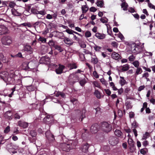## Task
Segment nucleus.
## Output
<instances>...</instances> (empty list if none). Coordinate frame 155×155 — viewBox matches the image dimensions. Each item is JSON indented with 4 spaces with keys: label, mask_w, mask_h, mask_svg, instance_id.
Returning a JSON list of instances; mask_svg holds the SVG:
<instances>
[{
    "label": "nucleus",
    "mask_w": 155,
    "mask_h": 155,
    "mask_svg": "<svg viewBox=\"0 0 155 155\" xmlns=\"http://www.w3.org/2000/svg\"><path fill=\"white\" fill-rule=\"evenodd\" d=\"M18 125L23 128H26L28 127V123L22 121H19L18 122Z\"/></svg>",
    "instance_id": "nucleus-14"
},
{
    "label": "nucleus",
    "mask_w": 155,
    "mask_h": 155,
    "mask_svg": "<svg viewBox=\"0 0 155 155\" xmlns=\"http://www.w3.org/2000/svg\"><path fill=\"white\" fill-rule=\"evenodd\" d=\"M55 95L56 97H58L59 96H60L63 98H64L65 97V94L64 93L61 92H57V93L55 94Z\"/></svg>",
    "instance_id": "nucleus-29"
},
{
    "label": "nucleus",
    "mask_w": 155,
    "mask_h": 155,
    "mask_svg": "<svg viewBox=\"0 0 155 155\" xmlns=\"http://www.w3.org/2000/svg\"><path fill=\"white\" fill-rule=\"evenodd\" d=\"M97 5L100 7H102L104 5V1L103 0H98L97 3Z\"/></svg>",
    "instance_id": "nucleus-26"
},
{
    "label": "nucleus",
    "mask_w": 155,
    "mask_h": 155,
    "mask_svg": "<svg viewBox=\"0 0 155 155\" xmlns=\"http://www.w3.org/2000/svg\"><path fill=\"white\" fill-rule=\"evenodd\" d=\"M27 88L29 91H32L35 90V87L33 86L29 85L27 86Z\"/></svg>",
    "instance_id": "nucleus-33"
},
{
    "label": "nucleus",
    "mask_w": 155,
    "mask_h": 155,
    "mask_svg": "<svg viewBox=\"0 0 155 155\" xmlns=\"http://www.w3.org/2000/svg\"><path fill=\"white\" fill-rule=\"evenodd\" d=\"M43 120L47 124H51L54 122V118L52 116L47 115L44 118Z\"/></svg>",
    "instance_id": "nucleus-9"
},
{
    "label": "nucleus",
    "mask_w": 155,
    "mask_h": 155,
    "mask_svg": "<svg viewBox=\"0 0 155 155\" xmlns=\"http://www.w3.org/2000/svg\"><path fill=\"white\" fill-rule=\"evenodd\" d=\"M12 15L15 16H19L21 15V13L17 12L15 9L12 8Z\"/></svg>",
    "instance_id": "nucleus-20"
},
{
    "label": "nucleus",
    "mask_w": 155,
    "mask_h": 155,
    "mask_svg": "<svg viewBox=\"0 0 155 155\" xmlns=\"http://www.w3.org/2000/svg\"><path fill=\"white\" fill-rule=\"evenodd\" d=\"M7 115L8 117H10L12 116V114H11V111L10 110H8L7 111L5 114V116L6 117H6V116Z\"/></svg>",
    "instance_id": "nucleus-41"
},
{
    "label": "nucleus",
    "mask_w": 155,
    "mask_h": 155,
    "mask_svg": "<svg viewBox=\"0 0 155 155\" xmlns=\"http://www.w3.org/2000/svg\"><path fill=\"white\" fill-rule=\"evenodd\" d=\"M31 135L32 137H35L36 135V132L34 130H31L30 132Z\"/></svg>",
    "instance_id": "nucleus-42"
},
{
    "label": "nucleus",
    "mask_w": 155,
    "mask_h": 155,
    "mask_svg": "<svg viewBox=\"0 0 155 155\" xmlns=\"http://www.w3.org/2000/svg\"><path fill=\"white\" fill-rule=\"evenodd\" d=\"M135 58V57L132 55L130 56L128 58L129 60L130 61H133Z\"/></svg>",
    "instance_id": "nucleus-43"
},
{
    "label": "nucleus",
    "mask_w": 155,
    "mask_h": 155,
    "mask_svg": "<svg viewBox=\"0 0 155 155\" xmlns=\"http://www.w3.org/2000/svg\"><path fill=\"white\" fill-rule=\"evenodd\" d=\"M143 69H144L146 71H148L149 72H150L151 71V69L149 68H146V67L144 66V67H143Z\"/></svg>",
    "instance_id": "nucleus-62"
},
{
    "label": "nucleus",
    "mask_w": 155,
    "mask_h": 155,
    "mask_svg": "<svg viewBox=\"0 0 155 155\" xmlns=\"http://www.w3.org/2000/svg\"><path fill=\"white\" fill-rule=\"evenodd\" d=\"M112 128L111 125L107 122H104L101 124V129L106 133L110 131Z\"/></svg>",
    "instance_id": "nucleus-3"
},
{
    "label": "nucleus",
    "mask_w": 155,
    "mask_h": 155,
    "mask_svg": "<svg viewBox=\"0 0 155 155\" xmlns=\"http://www.w3.org/2000/svg\"><path fill=\"white\" fill-rule=\"evenodd\" d=\"M114 134L115 135H117V136L120 137L121 136L122 133L120 130H116L115 131Z\"/></svg>",
    "instance_id": "nucleus-32"
},
{
    "label": "nucleus",
    "mask_w": 155,
    "mask_h": 155,
    "mask_svg": "<svg viewBox=\"0 0 155 155\" xmlns=\"http://www.w3.org/2000/svg\"><path fill=\"white\" fill-rule=\"evenodd\" d=\"M65 43L69 45H71L72 44L73 42L72 40H70L68 38H67L64 40Z\"/></svg>",
    "instance_id": "nucleus-24"
},
{
    "label": "nucleus",
    "mask_w": 155,
    "mask_h": 155,
    "mask_svg": "<svg viewBox=\"0 0 155 155\" xmlns=\"http://www.w3.org/2000/svg\"><path fill=\"white\" fill-rule=\"evenodd\" d=\"M100 81L103 84H104L105 86H107V83L104 78L100 79Z\"/></svg>",
    "instance_id": "nucleus-40"
},
{
    "label": "nucleus",
    "mask_w": 155,
    "mask_h": 155,
    "mask_svg": "<svg viewBox=\"0 0 155 155\" xmlns=\"http://www.w3.org/2000/svg\"><path fill=\"white\" fill-rule=\"evenodd\" d=\"M142 72V70L141 68H137L136 69V71L134 74L135 76H137L138 75L140 74Z\"/></svg>",
    "instance_id": "nucleus-19"
},
{
    "label": "nucleus",
    "mask_w": 155,
    "mask_h": 155,
    "mask_svg": "<svg viewBox=\"0 0 155 155\" xmlns=\"http://www.w3.org/2000/svg\"><path fill=\"white\" fill-rule=\"evenodd\" d=\"M95 36L98 38L100 39H103L105 38V35L100 33H97L95 34Z\"/></svg>",
    "instance_id": "nucleus-23"
},
{
    "label": "nucleus",
    "mask_w": 155,
    "mask_h": 155,
    "mask_svg": "<svg viewBox=\"0 0 155 155\" xmlns=\"http://www.w3.org/2000/svg\"><path fill=\"white\" fill-rule=\"evenodd\" d=\"M112 45L114 48H117V43L115 41L112 42L111 44Z\"/></svg>",
    "instance_id": "nucleus-54"
},
{
    "label": "nucleus",
    "mask_w": 155,
    "mask_h": 155,
    "mask_svg": "<svg viewBox=\"0 0 155 155\" xmlns=\"http://www.w3.org/2000/svg\"><path fill=\"white\" fill-rule=\"evenodd\" d=\"M111 56L113 58L116 60L118 59L120 57L119 54L115 52H113Z\"/></svg>",
    "instance_id": "nucleus-18"
},
{
    "label": "nucleus",
    "mask_w": 155,
    "mask_h": 155,
    "mask_svg": "<svg viewBox=\"0 0 155 155\" xmlns=\"http://www.w3.org/2000/svg\"><path fill=\"white\" fill-rule=\"evenodd\" d=\"M60 150H62L66 152H68L69 150L73 148L72 143H71V145L69 144L63 143L60 144L59 146Z\"/></svg>",
    "instance_id": "nucleus-2"
},
{
    "label": "nucleus",
    "mask_w": 155,
    "mask_h": 155,
    "mask_svg": "<svg viewBox=\"0 0 155 155\" xmlns=\"http://www.w3.org/2000/svg\"><path fill=\"white\" fill-rule=\"evenodd\" d=\"M64 66L59 64L58 68L55 69V71L57 74H61L63 72V70L64 68Z\"/></svg>",
    "instance_id": "nucleus-13"
},
{
    "label": "nucleus",
    "mask_w": 155,
    "mask_h": 155,
    "mask_svg": "<svg viewBox=\"0 0 155 155\" xmlns=\"http://www.w3.org/2000/svg\"><path fill=\"white\" fill-rule=\"evenodd\" d=\"M86 82L87 81L85 78L80 80L79 82L80 85L82 87L84 86Z\"/></svg>",
    "instance_id": "nucleus-27"
},
{
    "label": "nucleus",
    "mask_w": 155,
    "mask_h": 155,
    "mask_svg": "<svg viewBox=\"0 0 155 155\" xmlns=\"http://www.w3.org/2000/svg\"><path fill=\"white\" fill-rule=\"evenodd\" d=\"M31 12L33 14L37 15L38 11L33 8H32L31 9Z\"/></svg>",
    "instance_id": "nucleus-45"
},
{
    "label": "nucleus",
    "mask_w": 155,
    "mask_h": 155,
    "mask_svg": "<svg viewBox=\"0 0 155 155\" xmlns=\"http://www.w3.org/2000/svg\"><path fill=\"white\" fill-rule=\"evenodd\" d=\"M89 146L88 144L86 143L81 148L82 151L84 152H87L88 151V148H89Z\"/></svg>",
    "instance_id": "nucleus-15"
},
{
    "label": "nucleus",
    "mask_w": 155,
    "mask_h": 155,
    "mask_svg": "<svg viewBox=\"0 0 155 155\" xmlns=\"http://www.w3.org/2000/svg\"><path fill=\"white\" fill-rule=\"evenodd\" d=\"M18 71H11L8 74L6 71L1 72L0 73V78L5 81L9 84H14L15 81L17 80L18 77Z\"/></svg>",
    "instance_id": "nucleus-1"
},
{
    "label": "nucleus",
    "mask_w": 155,
    "mask_h": 155,
    "mask_svg": "<svg viewBox=\"0 0 155 155\" xmlns=\"http://www.w3.org/2000/svg\"><path fill=\"white\" fill-rule=\"evenodd\" d=\"M141 49H131L132 53L135 54H136L140 53L141 51Z\"/></svg>",
    "instance_id": "nucleus-28"
},
{
    "label": "nucleus",
    "mask_w": 155,
    "mask_h": 155,
    "mask_svg": "<svg viewBox=\"0 0 155 155\" xmlns=\"http://www.w3.org/2000/svg\"><path fill=\"white\" fill-rule=\"evenodd\" d=\"M149 76V74L147 72H146L144 73L143 75V77L145 78L146 79H147V78Z\"/></svg>",
    "instance_id": "nucleus-56"
},
{
    "label": "nucleus",
    "mask_w": 155,
    "mask_h": 155,
    "mask_svg": "<svg viewBox=\"0 0 155 155\" xmlns=\"http://www.w3.org/2000/svg\"><path fill=\"white\" fill-rule=\"evenodd\" d=\"M122 71H126L129 68L130 66L128 64H126L122 67Z\"/></svg>",
    "instance_id": "nucleus-25"
},
{
    "label": "nucleus",
    "mask_w": 155,
    "mask_h": 155,
    "mask_svg": "<svg viewBox=\"0 0 155 155\" xmlns=\"http://www.w3.org/2000/svg\"><path fill=\"white\" fill-rule=\"evenodd\" d=\"M97 10V9L94 7H92L90 8V11L91 12H94Z\"/></svg>",
    "instance_id": "nucleus-59"
},
{
    "label": "nucleus",
    "mask_w": 155,
    "mask_h": 155,
    "mask_svg": "<svg viewBox=\"0 0 155 155\" xmlns=\"http://www.w3.org/2000/svg\"><path fill=\"white\" fill-rule=\"evenodd\" d=\"M44 15L45 14V11H38L37 15Z\"/></svg>",
    "instance_id": "nucleus-58"
},
{
    "label": "nucleus",
    "mask_w": 155,
    "mask_h": 155,
    "mask_svg": "<svg viewBox=\"0 0 155 155\" xmlns=\"http://www.w3.org/2000/svg\"><path fill=\"white\" fill-rule=\"evenodd\" d=\"M93 84L94 85V87H97L98 88H100V86L98 82L97 81H93L92 82Z\"/></svg>",
    "instance_id": "nucleus-35"
},
{
    "label": "nucleus",
    "mask_w": 155,
    "mask_h": 155,
    "mask_svg": "<svg viewBox=\"0 0 155 155\" xmlns=\"http://www.w3.org/2000/svg\"><path fill=\"white\" fill-rule=\"evenodd\" d=\"M71 101L72 103H73L74 105L75 104H76L77 102V99L75 98L71 99Z\"/></svg>",
    "instance_id": "nucleus-57"
},
{
    "label": "nucleus",
    "mask_w": 155,
    "mask_h": 155,
    "mask_svg": "<svg viewBox=\"0 0 155 155\" xmlns=\"http://www.w3.org/2000/svg\"><path fill=\"white\" fill-rule=\"evenodd\" d=\"M2 43L5 45H9L12 43V40L9 36L3 37L2 39Z\"/></svg>",
    "instance_id": "nucleus-6"
},
{
    "label": "nucleus",
    "mask_w": 155,
    "mask_h": 155,
    "mask_svg": "<svg viewBox=\"0 0 155 155\" xmlns=\"http://www.w3.org/2000/svg\"><path fill=\"white\" fill-rule=\"evenodd\" d=\"M104 91L106 93L107 95L108 96L110 95L111 92L109 89H105Z\"/></svg>",
    "instance_id": "nucleus-48"
},
{
    "label": "nucleus",
    "mask_w": 155,
    "mask_h": 155,
    "mask_svg": "<svg viewBox=\"0 0 155 155\" xmlns=\"http://www.w3.org/2000/svg\"><path fill=\"white\" fill-rule=\"evenodd\" d=\"M120 80H119V83L121 86L124 85L126 83V80L124 79V77L120 76Z\"/></svg>",
    "instance_id": "nucleus-16"
},
{
    "label": "nucleus",
    "mask_w": 155,
    "mask_h": 155,
    "mask_svg": "<svg viewBox=\"0 0 155 155\" xmlns=\"http://www.w3.org/2000/svg\"><path fill=\"white\" fill-rule=\"evenodd\" d=\"M49 59L48 58L46 57H42L40 61H48Z\"/></svg>",
    "instance_id": "nucleus-49"
},
{
    "label": "nucleus",
    "mask_w": 155,
    "mask_h": 155,
    "mask_svg": "<svg viewBox=\"0 0 155 155\" xmlns=\"http://www.w3.org/2000/svg\"><path fill=\"white\" fill-rule=\"evenodd\" d=\"M66 31L68 33L70 34H73L74 31L69 29H67L66 30Z\"/></svg>",
    "instance_id": "nucleus-61"
},
{
    "label": "nucleus",
    "mask_w": 155,
    "mask_h": 155,
    "mask_svg": "<svg viewBox=\"0 0 155 155\" xmlns=\"http://www.w3.org/2000/svg\"><path fill=\"white\" fill-rule=\"evenodd\" d=\"M86 110L84 108L82 109L81 111L80 110H77L76 111V113L79 119H81V121L85 117V113Z\"/></svg>",
    "instance_id": "nucleus-5"
},
{
    "label": "nucleus",
    "mask_w": 155,
    "mask_h": 155,
    "mask_svg": "<svg viewBox=\"0 0 155 155\" xmlns=\"http://www.w3.org/2000/svg\"><path fill=\"white\" fill-rule=\"evenodd\" d=\"M117 35L118 37L120 38L121 40H123L124 39V37L123 35L120 32H119V33Z\"/></svg>",
    "instance_id": "nucleus-51"
},
{
    "label": "nucleus",
    "mask_w": 155,
    "mask_h": 155,
    "mask_svg": "<svg viewBox=\"0 0 155 155\" xmlns=\"http://www.w3.org/2000/svg\"><path fill=\"white\" fill-rule=\"evenodd\" d=\"M45 135L48 139L52 141L54 140V136L50 132V131H47L45 133Z\"/></svg>",
    "instance_id": "nucleus-11"
},
{
    "label": "nucleus",
    "mask_w": 155,
    "mask_h": 155,
    "mask_svg": "<svg viewBox=\"0 0 155 155\" xmlns=\"http://www.w3.org/2000/svg\"><path fill=\"white\" fill-rule=\"evenodd\" d=\"M82 13H86L88 10V8L86 5H82L81 7Z\"/></svg>",
    "instance_id": "nucleus-22"
},
{
    "label": "nucleus",
    "mask_w": 155,
    "mask_h": 155,
    "mask_svg": "<svg viewBox=\"0 0 155 155\" xmlns=\"http://www.w3.org/2000/svg\"><path fill=\"white\" fill-rule=\"evenodd\" d=\"M85 35L86 37H89L91 35V34L90 31H87L85 33Z\"/></svg>",
    "instance_id": "nucleus-60"
},
{
    "label": "nucleus",
    "mask_w": 155,
    "mask_h": 155,
    "mask_svg": "<svg viewBox=\"0 0 155 155\" xmlns=\"http://www.w3.org/2000/svg\"><path fill=\"white\" fill-rule=\"evenodd\" d=\"M93 76L96 78H98L99 77V76L97 73L96 71H94L93 73Z\"/></svg>",
    "instance_id": "nucleus-50"
},
{
    "label": "nucleus",
    "mask_w": 155,
    "mask_h": 155,
    "mask_svg": "<svg viewBox=\"0 0 155 155\" xmlns=\"http://www.w3.org/2000/svg\"><path fill=\"white\" fill-rule=\"evenodd\" d=\"M121 8H123V10L124 11H127V8L128 7V5L125 2H124L122 3L121 5Z\"/></svg>",
    "instance_id": "nucleus-21"
},
{
    "label": "nucleus",
    "mask_w": 155,
    "mask_h": 155,
    "mask_svg": "<svg viewBox=\"0 0 155 155\" xmlns=\"http://www.w3.org/2000/svg\"><path fill=\"white\" fill-rule=\"evenodd\" d=\"M22 68L24 70H28L29 69L28 64L26 63L23 64L22 65Z\"/></svg>",
    "instance_id": "nucleus-36"
},
{
    "label": "nucleus",
    "mask_w": 155,
    "mask_h": 155,
    "mask_svg": "<svg viewBox=\"0 0 155 155\" xmlns=\"http://www.w3.org/2000/svg\"><path fill=\"white\" fill-rule=\"evenodd\" d=\"M91 62L94 64H96L98 62V59L96 57H92Z\"/></svg>",
    "instance_id": "nucleus-39"
},
{
    "label": "nucleus",
    "mask_w": 155,
    "mask_h": 155,
    "mask_svg": "<svg viewBox=\"0 0 155 155\" xmlns=\"http://www.w3.org/2000/svg\"><path fill=\"white\" fill-rule=\"evenodd\" d=\"M23 113L22 111H19L16 113L14 115V117L15 119H19L22 116Z\"/></svg>",
    "instance_id": "nucleus-17"
},
{
    "label": "nucleus",
    "mask_w": 155,
    "mask_h": 155,
    "mask_svg": "<svg viewBox=\"0 0 155 155\" xmlns=\"http://www.w3.org/2000/svg\"><path fill=\"white\" fill-rule=\"evenodd\" d=\"M94 94L98 98L100 99L101 98V96L100 93L98 90H97L95 91L94 92Z\"/></svg>",
    "instance_id": "nucleus-34"
},
{
    "label": "nucleus",
    "mask_w": 155,
    "mask_h": 155,
    "mask_svg": "<svg viewBox=\"0 0 155 155\" xmlns=\"http://www.w3.org/2000/svg\"><path fill=\"white\" fill-rule=\"evenodd\" d=\"M117 114L120 117H121L123 115V112L122 111L120 110H118L117 111Z\"/></svg>",
    "instance_id": "nucleus-53"
},
{
    "label": "nucleus",
    "mask_w": 155,
    "mask_h": 155,
    "mask_svg": "<svg viewBox=\"0 0 155 155\" xmlns=\"http://www.w3.org/2000/svg\"><path fill=\"white\" fill-rule=\"evenodd\" d=\"M99 129V126L97 124H93L91 126L90 128V131L93 134L97 133Z\"/></svg>",
    "instance_id": "nucleus-10"
},
{
    "label": "nucleus",
    "mask_w": 155,
    "mask_h": 155,
    "mask_svg": "<svg viewBox=\"0 0 155 155\" xmlns=\"http://www.w3.org/2000/svg\"><path fill=\"white\" fill-rule=\"evenodd\" d=\"M136 68H138L139 66V62L138 61H135L132 63Z\"/></svg>",
    "instance_id": "nucleus-38"
},
{
    "label": "nucleus",
    "mask_w": 155,
    "mask_h": 155,
    "mask_svg": "<svg viewBox=\"0 0 155 155\" xmlns=\"http://www.w3.org/2000/svg\"><path fill=\"white\" fill-rule=\"evenodd\" d=\"M100 21L103 23H106L107 22L108 19L106 18H102L100 19Z\"/></svg>",
    "instance_id": "nucleus-46"
},
{
    "label": "nucleus",
    "mask_w": 155,
    "mask_h": 155,
    "mask_svg": "<svg viewBox=\"0 0 155 155\" xmlns=\"http://www.w3.org/2000/svg\"><path fill=\"white\" fill-rule=\"evenodd\" d=\"M38 40L44 43L46 42V39L45 38L41 37H40L39 38H38Z\"/></svg>",
    "instance_id": "nucleus-44"
},
{
    "label": "nucleus",
    "mask_w": 155,
    "mask_h": 155,
    "mask_svg": "<svg viewBox=\"0 0 155 155\" xmlns=\"http://www.w3.org/2000/svg\"><path fill=\"white\" fill-rule=\"evenodd\" d=\"M0 60L2 61L3 62L5 63L7 61L6 60L5 57L1 53H0Z\"/></svg>",
    "instance_id": "nucleus-30"
},
{
    "label": "nucleus",
    "mask_w": 155,
    "mask_h": 155,
    "mask_svg": "<svg viewBox=\"0 0 155 155\" xmlns=\"http://www.w3.org/2000/svg\"><path fill=\"white\" fill-rule=\"evenodd\" d=\"M68 67L70 68V69H75L77 68V66L75 64H68Z\"/></svg>",
    "instance_id": "nucleus-31"
},
{
    "label": "nucleus",
    "mask_w": 155,
    "mask_h": 155,
    "mask_svg": "<svg viewBox=\"0 0 155 155\" xmlns=\"http://www.w3.org/2000/svg\"><path fill=\"white\" fill-rule=\"evenodd\" d=\"M12 91L10 94H9L8 96L11 97H12V95L13 94V93L14 91H15V87H14L12 89Z\"/></svg>",
    "instance_id": "nucleus-47"
},
{
    "label": "nucleus",
    "mask_w": 155,
    "mask_h": 155,
    "mask_svg": "<svg viewBox=\"0 0 155 155\" xmlns=\"http://www.w3.org/2000/svg\"><path fill=\"white\" fill-rule=\"evenodd\" d=\"M15 5V4L13 2H10L9 4V6L11 8H13Z\"/></svg>",
    "instance_id": "nucleus-55"
},
{
    "label": "nucleus",
    "mask_w": 155,
    "mask_h": 155,
    "mask_svg": "<svg viewBox=\"0 0 155 155\" xmlns=\"http://www.w3.org/2000/svg\"><path fill=\"white\" fill-rule=\"evenodd\" d=\"M10 127L9 126H8L4 130V133H8L10 131Z\"/></svg>",
    "instance_id": "nucleus-52"
},
{
    "label": "nucleus",
    "mask_w": 155,
    "mask_h": 155,
    "mask_svg": "<svg viewBox=\"0 0 155 155\" xmlns=\"http://www.w3.org/2000/svg\"><path fill=\"white\" fill-rule=\"evenodd\" d=\"M69 79L71 82L74 84L79 80V76L77 74H72L70 75Z\"/></svg>",
    "instance_id": "nucleus-7"
},
{
    "label": "nucleus",
    "mask_w": 155,
    "mask_h": 155,
    "mask_svg": "<svg viewBox=\"0 0 155 155\" xmlns=\"http://www.w3.org/2000/svg\"><path fill=\"white\" fill-rule=\"evenodd\" d=\"M8 29L4 25H0V35L5 34L8 33Z\"/></svg>",
    "instance_id": "nucleus-12"
},
{
    "label": "nucleus",
    "mask_w": 155,
    "mask_h": 155,
    "mask_svg": "<svg viewBox=\"0 0 155 155\" xmlns=\"http://www.w3.org/2000/svg\"><path fill=\"white\" fill-rule=\"evenodd\" d=\"M149 133L147 132H146L145 134H143L142 139L143 140H146L149 137Z\"/></svg>",
    "instance_id": "nucleus-37"
},
{
    "label": "nucleus",
    "mask_w": 155,
    "mask_h": 155,
    "mask_svg": "<svg viewBox=\"0 0 155 155\" xmlns=\"http://www.w3.org/2000/svg\"><path fill=\"white\" fill-rule=\"evenodd\" d=\"M118 139L115 137H110L109 140V143L113 146H114L117 144L118 143Z\"/></svg>",
    "instance_id": "nucleus-8"
},
{
    "label": "nucleus",
    "mask_w": 155,
    "mask_h": 155,
    "mask_svg": "<svg viewBox=\"0 0 155 155\" xmlns=\"http://www.w3.org/2000/svg\"><path fill=\"white\" fill-rule=\"evenodd\" d=\"M49 45L51 46L52 47L54 45V42L52 41H50L48 42Z\"/></svg>",
    "instance_id": "nucleus-63"
},
{
    "label": "nucleus",
    "mask_w": 155,
    "mask_h": 155,
    "mask_svg": "<svg viewBox=\"0 0 155 155\" xmlns=\"http://www.w3.org/2000/svg\"><path fill=\"white\" fill-rule=\"evenodd\" d=\"M125 44L129 46V47L131 48H143V43L142 45H141L140 42H139L137 44H136L133 42L126 41L125 42Z\"/></svg>",
    "instance_id": "nucleus-4"
},
{
    "label": "nucleus",
    "mask_w": 155,
    "mask_h": 155,
    "mask_svg": "<svg viewBox=\"0 0 155 155\" xmlns=\"http://www.w3.org/2000/svg\"><path fill=\"white\" fill-rule=\"evenodd\" d=\"M148 6L150 8L153 9L155 7L154 5L150 2L148 3Z\"/></svg>",
    "instance_id": "nucleus-64"
}]
</instances>
